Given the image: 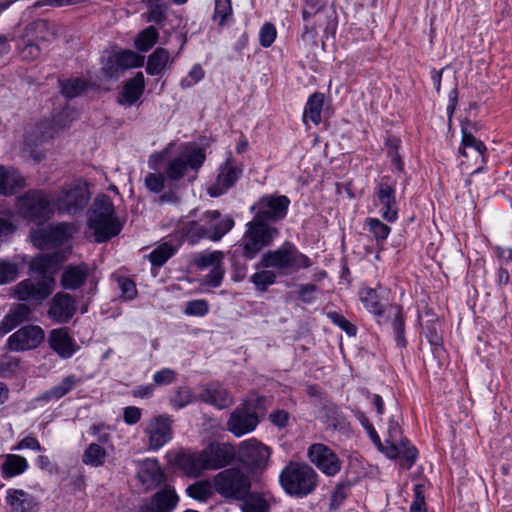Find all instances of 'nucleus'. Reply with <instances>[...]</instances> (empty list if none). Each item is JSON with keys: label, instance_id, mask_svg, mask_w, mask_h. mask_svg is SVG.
Returning <instances> with one entry per match:
<instances>
[{"label": "nucleus", "instance_id": "1", "mask_svg": "<svg viewBox=\"0 0 512 512\" xmlns=\"http://www.w3.org/2000/svg\"><path fill=\"white\" fill-rule=\"evenodd\" d=\"M63 261V256L58 253L48 254L34 260L31 268L41 274L39 278H28L22 280L13 287L14 296L22 303L39 306L52 292L54 279L47 275L51 263Z\"/></svg>", "mask_w": 512, "mask_h": 512}, {"label": "nucleus", "instance_id": "2", "mask_svg": "<svg viewBox=\"0 0 512 512\" xmlns=\"http://www.w3.org/2000/svg\"><path fill=\"white\" fill-rule=\"evenodd\" d=\"M319 476L309 464L290 461L279 474V484L284 492L295 498L312 494L318 486Z\"/></svg>", "mask_w": 512, "mask_h": 512}, {"label": "nucleus", "instance_id": "3", "mask_svg": "<svg viewBox=\"0 0 512 512\" xmlns=\"http://www.w3.org/2000/svg\"><path fill=\"white\" fill-rule=\"evenodd\" d=\"M88 225L99 243L106 242L120 233L122 224L115 216L113 202L108 196L101 195L95 198L88 213Z\"/></svg>", "mask_w": 512, "mask_h": 512}, {"label": "nucleus", "instance_id": "4", "mask_svg": "<svg viewBox=\"0 0 512 512\" xmlns=\"http://www.w3.org/2000/svg\"><path fill=\"white\" fill-rule=\"evenodd\" d=\"M230 215H222L218 210L206 211L199 221L191 222L186 230V240L194 245L201 239L219 241L234 227Z\"/></svg>", "mask_w": 512, "mask_h": 512}, {"label": "nucleus", "instance_id": "5", "mask_svg": "<svg viewBox=\"0 0 512 512\" xmlns=\"http://www.w3.org/2000/svg\"><path fill=\"white\" fill-rule=\"evenodd\" d=\"M260 265L264 268L276 269L281 275H289L300 269L309 268L312 262L298 250L294 243L285 241L277 249L264 253Z\"/></svg>", "mask_w": 512, "mask_h": 512}, {"label": "nucleus", "instance_id": "6", "mask_svg": "<svg viewBox=\"0 0 512 512\" xmlns=\"http://www.w3.org/2000/svg\"><path fill=\"white\" fill-rule=\"evenodd\" d=\"M359 297L365 308L377 317L379 324H384L389 319L391 320V327L394 331L397 345L404 347L406 345V339L404 336L405 327L401 308L398 306L384 307L379 300L377 291L370 287L362 288L359 291Z\"/></svg>", "mask_w": 512, "mask_h": 512}, {"label": "nucleus", "instance_id": "7", "mask_svg": "<svg viewBox=\"0 0 512 512\" xmlns=\"http://www.w3.org/2000/svg\"><path fill=\"white\" fill-rule=\"evenodd\" d=\"M278 235L277 227L253 218L247 224V229L239 244L242 255L247 259H253L263 248L270 246Z\"/></svg>", "mask_w": 512, "mask_h": 512}, {"label": "nucleus", "instance_id": "8", "mask_svg": "<svg viewBox=\"0 0 512 512\" xmlns=\"http://www.w3.org/2000/svg\"><path fill=\"white\" fill-rule=\"evenodd\" d=\"M19 213L26 219L42 224L54 213V202L41 190H30L17 200Z\"/></svg>", "mask_w": 512, "mask_h": 512}, {"label": "nucleus", "instance_id": "9", "mask_svg": "<svg viewBox=\"0 0 512 512\" xmlns=\"http://www.w3.org/2000/svg\"><path fill=\"white\" fill-rule=\"evenodd\" d=\"M206 154L203 148L193 143L181 145L180 154L171 159L165 167L167 179L178 181L184 177L188 168L198 170L205 162Z\"/></svg>", "mask_w": 512, "mask_h": 512}, {"label": "nucleus", "instance_id": "10", "mask_svg": "<svg viewBox=\"0 0 512 512\" xmlns=\"http://www.w3.org/2000/svg\"><path fill=\"white\" fill-rule=\"evenodd\" d=\"M90 197L87 184L76 180L62 187L53 202L60 214L76 215L86 208Z\"/></svg>", "mask_w": 512, "mask_h": 512}, {"label": "nucleus", "instance_id": "11", "mask_svg": "<svg viewBox=\"0 0 512 512\" xmlns=\"http://www.w3.org/2000/svg\"><path fill=\"white\" fill-rule=\"evenodd\" d=\"M215 490L226 498L244 499L250 491L251 482L238 468H229L214 477Z\"/></svg>", "mask_w": 512, "mask_h": 512}, {"label": "nucleus", "instance_id": "12", "mask_svg": "<svg viewBox=\"0 0 512 512\" xmlns=\"http://www.w3.org/2000/svg\"><path fill=\"white\" fill-rule=\"evenodd\" d=\"M302 18L307 23L304 34L315 33L317 28L328 31L336 27V12L324 0H304Z\"/></svg>", "mask_w": 512, "mask_h": 512}, {"label": "nucleus", "instance_id": "13", "mask_svg": "<svg viewBox=\"0 0 512 512\" xmlns=\"http://www.w3.org/2000/svg\"><path fill=\"white\" fill-rule=\"evenodd\" d=\"M76 228L72 223L60 222L37 228L30 234L34 246L41 250L62 246L75 233Z\"/></svg>", "mask_w": 512, "mask_h": 512}, {"label": "nucleus", "instance_id": "14", "mask_svg": "<svg viewBox=\"0 0 512 512\" xmlns=\"http://www.w3.org/2000/svg\"><path fill=\"white\" fill-rule=\"evenodd\" d=\"M289 205L285 195H266L252 205L251 211L255 219L273 225L286 217Z\"/></svg>", "mask_w": 512, "mask_h": 512}, {"label": "nucleus", "instance_id": "15", "mask_svg": "<svg viewBox=\"0 0 512 512\" xmlns=\"http://www.w3.org/2000/svg\"><path fill=\"white\" fill-rule=\"evenodd\" d=\"M236 457L249 471H262L268 465L270 449L256 439H250L240 444Z\"/></svg>", "mask_w": 512, "mask_h": 512}, {"label": "nucleus", "instance_id": "16", "mask_svg": "<svg viewBox=\"0 0 512 512\" xmlns=\"http://www.w3.org/2000/svg\"><path fill=\"white\" fill-rule=\"evenodd\" d=\"M243 169L231 155L220 165L217 178L213 184L207 187V193L211 197H219L232 188L242 175Z\"/></svg>", "mask_w": 512, "mask_h": 512}, {"label": "nucleus", "instance_id": "17", "mask_svg": "<svg viewBox=\"0 0 512 512\" xmlns=\"http://www.w3.org/2000/svg\"><path fill=\"white\" fill-rule=\"evenodd\" d=\"M396 180L390 176H383L375 188V195L382 206L381 215L388 222L398 219V207L395 197Z\"/></svg>", "mask_w": 512, "mask_h": 512}, {"label": "nucleus", "instance_id": "18", "mask_svg": "<svg viewBox=\"0 0 512 512\" xmlns=\"http://www.w3.org/2000/svg\"><path fill=\"white\" fill-rule=\"evenodd\" d=\"M307 454L311 463L326 476H334L341 470L342 463L337 454L322 443L312 444Z\"/></svg>", "mask_w": 512, "mask_h": 512}, {"label": "nucleus", "instance_id": "19", "mask_svg": "<svg viewBox=\"0 0 512 512\" xmlns=\"http://www.w3.org/2000/svg\"><path fill=\"white\" fill-rule=\"evenodd\" d=\"M145 433L150 450L157 451L172 439V419L160 415L149 420Z\"/></svg>", "mask_w": 512, "mask_h": 512}, {"label": "nucleus", "instance_id": "20", "mask_svg": "<svg viewBox=\"0 0 512 512\" xmlns=\"http://www.w3.org/2000/svg\"><path fill=\"white\" fill-rule=\"evenodd\" d=\"M44 339L41 327L28 325L20 328L8 338L9 348L13 351H25L38 347Z\"/></svg>", "mask_w": 512, "mask_h": 512}, {"label": "nucleus", "instance_id": "21", "mask_svg": "<svg viewBox=\"0 0 512 512\" xmlns=\"http://www.w3.org/2000/svg\"><path fill=\"white\" fill-rule=\"evenodd\" d=\"M202 451L209 470L226 467L236 458L235 448L229 443L213 442Z\"/></svg>", "mask_w": 512, "mask_h": 512}, {"label": "nucleus", "instance_id": "22", "mask_svg": "<svg viewBox=\"0 0 512 512\" xmlns=\"http://www.w3.org/2000/svg\"><path fill=\"white\" fill-rule=\"evenodd\" d=\"M179 501L175 490L169 486L157 491L149 500L140 504L136 512H172Z\"/></svg>", "mask_w": 512, "mask_h": 512}, {"label": "nucleus", "instance_id": "23", "mask_svg": "<svg viewBox=\"0 0 512 512\" xmlns=\"http://www.w3.org/2000/svg\"><path fill=\"white\" fill-rule=\"evenodd\" d=\"M258 424V417L247 405L235 409L227 422V430L240 437L253 431Z\"/></svg>", "mask_w": 512, "mask_h": 512}, {"label": "nucleus", "instance_id": "24", "mask_svg": "<svg viewBox=\"0 0 512 512\" xmlns=\"http://www.w3.org/2000/svg\"><path fill=\"white\" fill-rule=\"evenodd\" d=\"M75 312L76 306L73 297L59 292L51 300L48 316L55 323L64 324L70 321Z\"/></svg>", "mask_w": 512, "mask_h": 512}, {"label": "nucleus", "instance_id": "25", "mask_svg": "<svg viewBox=\"0 0 512 512\" xmlns=\"http://www.w3.org/2000/svg\"><path fill=\"white\" fill-rule=\"evenodd\" d=\"M137 476L142 485L151 490L165 481V474L156 459H145L138 465Z\"/></svg>", "mask_w": 512, "mask_h": 512}, {"label": "nucleus", "instance_id": "26", "mask_svg": "<svg viewBox=\"0 0 512 512\" xmlns=\"http://www.w3.org/2000/svg\"><path fill=\"white\" fill-rule=\"evenodd\" d=\"M199 399L218 409H224L233 404L230 392L219 383H208L201 388Z\"/></svg>", "mask_w": 512, "mask_h": 512}, {"label": "nucleus", "instance_id": "27", "mask_svg": "<svg viewBox=\"0 0 512 512\" xmlns=\"http://www.w3.org/2000/svg\"><path fill=\"white\" fill-rule=\"evenodd\" d=\"M35 309L36 307L33 304L19 303L14 305L1 321L0 332L7 334L20 324L31 321Z\"/></svg>", "mask_w": 512, "mask_h": 512}, {"label": "nucleus", "instance_id": "28", "mask_svg": "<svg viewBox=\"0 0 512 512\" xmlns=\"http://www.w3.org/2000/svg\"><path fill=\"white\" fill-rule=\"evenodd\" d=\"M50 347L64 359L70 358L77 349V344L68 333L67 328H58L50 332L49 335Z\"/></svg>", "mask_w": 512, "mask_h": 512}, {"label": "nucleus", "instance_id": "29", "mask_svg": "<svg viewBox=\"0 0 512 512\" xmlns=\"http://www.w3.org/2000/svg\"><path fill=\"white\" fill-rule=\"evenodd\" d=\"M143 63L144 56L131 50H125L116 54L113 59H109L106 72L109 76L114 77L118 74L119 70L141 67Z\"/></svg>", "mask_w": 512, "mask_h": 512}, {"label": "nucleus", "instance_id": "30", "mask_svg": "<svg viewBox=\"0 0 512 512\" xmlns=\"http://www.w3.org/2000/svg\"><path fill=\"white\" fill-rule=\"evenodd\" d=\"M6 503L11 512H35L37 507L34 496L22 489H8Z\"/></svg>", "mask_w": 512, "mask_h": 512}, {"label": "nucleus", "instance_id": "31", "mask_svg": "<svg viewBox=\"0 0 512 512\" xmlns=\"http://www.w3.org/2000/svg\"><path fill=\"white\" fill-rule=\"evenodd\" d=\"M145 89V78L142 72H138L123 86L118 102L122 105L132 106L142 96Z\"/></svg>", "mask_w": 512, "mask_h": 512}, {"label": "nucleus", "instance_id": "32", "mask_svg": "<svg viewBox=\"0 0 512 512\" xmlns=\"http://www.w3.org/2000/svg\"><path fill=\"white\" fill-rule=\"evenodd\" d=\"M203 451L183 454L179 459V465L184 473L191 478H197L208 469Z\"/></svg>", "mask_w": 512, "mask_h": 512}, {"label": "nucleus", "instance_id": "33", "mask_svg": "<svg viewBox=\"0 0 512 512\" xmlns=\"http://www.w3.org/2000/svg\"><path fill=\"white\" fill-rule=\"evenodd\" d=\"M24 186L25 179L17 170L0 166V194L11 195Z\"/></svg>", "mask_w": 512, "mask_h": 512}, {"label": "nucleus", "instance_id": "34", "mask_svg": "<svg viewBox=\"0 0 512 512\" xmlns=\"http://www.w3.org/2000/svg\"><path fill=\"white\" fill-rule=\"evenodd\" d=\"M82 383V379L80 377H77L76 375H68L63 380L51 387L49 390L44 392L40 397L39 400L42 401H52V400H58L65 395H67L72 389H74L76 386Z\"/></svg>", "mask_w": 512, "mask_h": 512}, {"label": "nucleus", "instance_id": "35", "mask_svg": "<svg viewBox=\"0 0 512 512\" xmlns=\"http://www.w3.org/2000/svg\"><path fill=\"white\" fill-rule=\"evenodd\" d=\"M88 273L89 267L86 264L69 266L62 274L61 284L66 289H77L86 281Z\"/></svg>", "mask_w": 512, "mask_h": 512}, {"label": "nucleus", "instance_id": "36", "mask_svg": "<svg viewBox=\"0 0 512 512\" xmlns=\"http://www.w3.org/2000/svg\"><path fill=\"white\" fill-rule=\"evenodd\" d=\"M243 500V512H269L270 501L275 502L269 493H249Z\"/></svg>", "mask_w": 512, "mask_h": 512}, {"label": "nucleus", "instance_id": "37", "mask_svg": "<svg viewBox=\"0 0 512 512\" xmlns=\"http://www.w3.org/2000/svg\"><path fill=\"white\" fill-rule=\"evenodd\" d=\"M170 62V53L167 49L158 47L148 57L146 72L152 76L161 75Z\"/></svg>", "mask_w": 512, "mask_h": 512}, {"label": "nucleus", "instance_id": "38", "mask_svg": "<svg viewBox=\"0 0 512 512\" xmlns=\"http://www.w3.org/2000/svg\"><path fill=\"white\" fill-rule=\"evenodd\" d=\"M29 465L27 460L16 454H7L1 465V472L4 478H12L24 473Z\"/></svg>", "mask_w": 512, "mask_h": 512}, {"label": "nucleus", "instance_id": "39", "mask_svg": "<svg viewBox=\"0 0 512 512\" xmlns=\"http://www.w3.org/2000/svg\"><path fill=\"white\" fill-rule=\"evenodd\" d=\"M324 104V94L320 92L313 93L305 106L303 120L304 122L309 119L314 124H319L321 122V112Z\"/></svg>", "mask_w": 512, "mask_h": 512}, {"label": "nucleus", "instance_id": "40", "mask_svg": "<svg viewBox=\"0 0 512 512\" xmlns=\"http://www.w3.org/2000/svg\"><path fill=\"white\" fill-rule=\"evenodd\" d=\"M44 135L40 134L39 128H36L33 132L27 133L24 139L23 151L27 152L34 161L39 162L44 158V153L38 150V146L43 144L45 141Z\"/></svg>", "mask_w": 512, "mask_h": 512}, {"label": "nucleus", "instance_id": "41", "mask_svg": "<svg viewBox=\"0 0 512 512\" xmlns=\"http://www.w3.org/2000/svg\"><path fill=\"white\" fill-rule=\"evenodd\" d=\"M467 149L476 152L481 157V161L485 162V154L487 151L485 144L474 137L472 133L462 129V141L459 149L460 154L467 157Z\"/></svg>", "mask_w": 512, "mask_h": 512}, {"label": "nucleus", "instance_id": "42", "mask_svg": "<svg viewBox=\"0 0 512 512\" xmlns=\"http://www.w3.org/2000/svg\"><path fill=\"white\" fill-rule=\"evenodd\" d=\"M212 20L218 22V26L221 28L233 20L231 0H214Z\"/></svg>", "mask_w": 512, "mask_h": 512}, {"label": "nucleus", "instance_id": "43", "mask_svg": "<svg viewBox=\"0 0 512 512\" xmlns=\"http://www.w3.org/2000/svg\"><path fill=\"white\" fill-rule=\"evenodd\" d=\"M106 456L107 453L102 446L91 443L82 455V462L92 467H99L104 464Z\"/></svg>", "mask_w": 512, "mask_h": 512}, {"label": "nucleus", "instance_id": "44", "mask_svg": "<svg viewBox=\"0 0 512 512\" xmlns=\"http://www.w3.org/2000/svg\"><path fill=\"white\" fill-rule=\"evenodd\" d=\"M177 251V247L172 246L168 242H164L157 246L149 255V260L154 266L164 265Z\"/></svg>", "mask_w": 512, "mask_h": 512}, {"label": "nucleus", "instance_id": "45", "mask_svg": "<svg viewBox=\"0 0 512 512\" xmlns=\"http://www.w3.org/2000/svg\"><path fill=\"white\" fill-rule=\"evenodd\" d=\"M188 496L199 501H206L213 495V485L208 480H200L186 488Z\"/></svg>", "mask_w": 512, "mask_h": 512}, {"label": "nucleus", "instance_id": "46", "mask_svg": "<svg viewBox=\"0 0 512 512\" xmlns=\"http://www.w3.org/2000/svg\"><path fill=\"white\" fill-rule=\"evenodd\" d=\"M158 36L157 29L154 26H149L138 34L135 45L138 50L146 52L156 44Z\"/></svg>", "mask_w": 512, "mask_h": 512}, {"label": "nucleus", "instance_id": "47", "mask_svg": "<svg viewBox=\"0 0 512 512\" xmlns=\"http://www.w3.org/2000/svg\"><path fill=\"white\" fill-rule=\"evenodd\" d=\"M250 282L253 283L258 291L265 292L268 287L276 282V273L265 268L259 272L254 273L250 277Z\"/></svg>", "mask_w": 512, "mask_h": 512}, {"label": "nucleus", "instance_id": "48", "mask_svg": "<svg viewBox=\"0 0 512 512\" xmlns=\"http://www.w3.org/2000/svg\"><path fill=\"white\" fill-rule=\"evenodd\" d=\"M62 94L67 98L79 96L87 87L86 81L80 78H71L60 81Z\"/></svg>", "mask_w": 512, "mask_h": 512}, {"label": "nucleus", "instance_id": "49", "mask_svg": "<svg viewBox=\"0 0 512 512\" xmlns=\"http://www.w3.org/2000/svg\"><path fill=\"white\" fill-rule=\"evenodd\" d=\"M366 226L377 243H383L390 234L391 228L377 218H367Z\"/></svg>", "mask_w": 512, "mask_h": 512}, {"label": "nucleus", "instance_id": "50", "mask_svg": "<svg viewBox=\"0 0 512 512\" xmlns=\"http://www.w3.org/2000/svg\"><path fill=\"white\" fill-rule=\"evenodd\" d=\"M224 259V253L222 251H213L210 253H201L197 256L195 264L200 269L214 268L222 265Z\"/></svg>", "mask_w": 512, "mask_h": 512}, {"label": "nucleus", "instance_id": "51", "mask_svg": "<svg viewBox=\"0 0 512 512\" xmlns=\"http://www.w3.org/2000/svg\"><path fill=\"white\" fill-rule=\"evenodd\" d=\"M209 312V303L205 299H196L188 301L184 308V313L188 316L203 317Z\"/></svg>", "mask_w": 512, "mask_h": 512}, {"label": "nucleus", "instance_id": "52", "mask_svg": "<svg viewBox=\"0 0 512 512\" xmlns=\"http://www.w3.org/2000/svg\"><path fill=\"white\" fill-rule=\"evenodd\" d=\"M205 76V71L203 70L200 64H195L188 72L187 76L182 78L180 81V86L183 89H188L198 82H200Z\"/></svg>", "mask_w": 512, "mask_h": 512}, {"label": "nucleus", "instance_id": "53", "mask_svg": "<svg viewBox=\"0 0 512 512\" xmlns=\"http://www.w3.org/2000/svg\"><path fill=\"white\" fill-rule=\"evenodd\" d=\"M36 30L39 34H41L38 36L41 40L50 42L56 38L58 27L53 23L41 20L36 23Z\"/></svg>", "mask_w": 512, "mask_h": 512}, {"label": "nucleus", "instance_id": "54", "mask_svg": "<svg viewBox=\"0 0 512 512\" xmlns=\"http://www.w3.org/2000/svg\"><path fill=\"white\" fill-rule=\"evenodd\" d=\"M388 147L387 155L391 160L392 165L399 171L403 170V162L398 153L400 140L397 138H388L386 141Z\"/></svg>", "mask_w": 512, "mask_h": 512}, {"label": "nucleus", "instance_id": "55", "mask_svg": "<svg viewBox=\"0 0 512 512\" xmlns=\"http://www.w3.org/2000/svg\"><path fill=\"white\" fill-rule=\"evenodd\" d=\"M192 401L193 395L188 388H179L170 399V403L175 409H182Z\"/></svg>", "mask_w": 512, "mask_h": 512}, {"label": "nucleus", "instance_id": "56", "mask_svg": "<svg viewBox=\"0 0 512 512\" xmlns=\"http://www.w3.org/2000/svg\"><path fill=\"white\" fill-rule=\"evenodd\" d=\"M166 175L161 173H148L145 177L146 188L154 193H160L164 189Z\"/></svg>", "mask_w": 512, "mask_h": 512}, {"label": "nucleus", "instance_id": "57", "mask_svg": "<svg viewBox=\"0 0 512 512\" xmlns=\"http://www.w3.org/2000/svg\"><path fill=\"white\" fill-rule=\"evenodd\" d=\"M18 276V267L16 264L0 261V285L15 280Z\"/></svg>", "mask_w": 512, "mask_h": 512}, {"label": "nucleus", "instance_id": "58", "mask_svg": "<svg viewBox=\"0 0 512 512\" xmlns=\"http://www.w3.org/2000/svg\"><path fill=\"white\" fill-rule=\"evenodd\" d=\"M177 377L176 371L170 368H163L153 375L154 386H166L175 382Z\"/></svg>", "mask_w": 512, "mask_h": 512}, {"label": "nucleus", "instance_id": "59", "mask_svg": "<svg viewBox=\"0 0 512 512\" xmlns=\"http://www.w3.org/2000/svg\"><path fill=\"white\" fill-rule=\"evenodd\" d=\"M414 499L410 506V512H427L425 505V487L422 484H416L413 489Z\"/></svg>", "mask_w": 512, "mask_h": 512}, {"label": "nucleus", "instance_id": "60", "mask_svg": "<svg viewBox=\"0 0 512 512\" xmlns=\"http://www.w3.org/2000/svg\"><path fill=\"white\" fill-rule=\"evenodd\" d=\"M159 2L160 1L149 0L148 20L156 24L162 23L166 18L165 11L167 7Z\"/></svg>", "mask_w": 512, "mask_h": 512}, {"label": "nucleus", "instance_id": "61", "mask_svg": "<svg viewBox=\"0 0 512 512\" xmlns=\"http://www.w3.org/2000/svg\"><path fill=\"white\" fill-rule=\"evenodd\" d=\"M328 317L331 321L338 325L342 330H344L349 336H355L357 332V328L354 324L348 321L344 316L337 312H329Z\"/></svg>", "mask_w": 512, "mask_h": 512}, {"label": "nucleus", "instance_id": "62", "mask_svg": "<svg viewBox=\"0 0 512 512\" xmlns=\"http://www.w3.org/2000/svg\"><path fill=\"white\" fill-rule=\"evenodd\" d=\"M401 449H399V456L406 461V467L409 469L417 458V450L414 446L410 445L408 440L400 442Z\"/></svg>", "mask_w": 512, "mask_h": 512}, {"label": "nucleus", "instance_id": "63", "mask_svg": "<svg viewBox=\"0 0 512 512\" xmlns=\"http://www.w3.org/2000/svg\"><path fill=\"white\" fill-rule=\"evenodd\" d=\"M225 268L222 265L211 268L210 272L204 277V284L216 288L219 287L224 278Z\"/></svg>", "mask_w": 512, "mask_h": 512}, {"label": "nucleus", "instance_id": "64", "mask_svg": "<svg viewBox=\"0 0 512 512\" xmlns=\"http://www.w3.org/2000/svg\"><path fill=\"white\" fill-rule=\"evenodd\" d=\"M13 214L10 210L0 209V238L6 237L14 231Z\"/></svg>", "mask_w": 512, "mask_h": 512}]
</instances>
